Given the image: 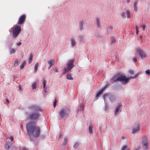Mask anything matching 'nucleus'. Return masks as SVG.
I'll use <instances>...</instances> for the list:
<instances>
[{"mask_svg":"<svg viewBox=\"0 0 150 150\" xmlns=\"http://www.w3.org/2000/svg\"><path fill=\"white\" fill-rule=\"evenodd\" d=\"M121 150H129V149H127V146L124 145L123 147H122Z\"/></svg>","mask_w":150,"mask_h":150,"instance_id":"31","label":"nucleus"},{"mask_svg":"<svg viewBox=\"0 0 150 150\" xmlns=\"http://www.w3.org/2000/svg\"><path fill=\"white\" fill-rule=\"evenodd\" d=\"M108 96V94H106V93L104 94V95L103 96V99H104V101H105V97H106L107 96Z\"/></svg>","mask_w":150,"mask_h":150,"instance_id":"40","label":"nucleus"},{"mask_svg":"<svg viewBox=\"0 0 150 150\" xmlns=\"http://www.w3.org/2000/svg\"><path fill=\"white\" fill-rule=\"evenodd\" d=\"M42 81H43L42 83L43 84V88H44V93H45L47 92L46 89V88L45 87V84H46V81H45V80L44 79H43Z\"/></svg>","mask_w":150,"mask_h":150,"instance_id":"18","label":"nucleus"},{"mask_svg":"<svg viewBox=\"0 0 150 150\" xmlns=\"http://www.w3.org/2000/svg\"><path fill=\"white\" fill-rule=\"evenodd\" d=\"M137 1L136 0L134 2V10L136 11H137Z\"/></svg>","mask_w":150,"mask_h":150,"instance_id":"19","label":"nucleus"},{"mask_svg":"<svg viewBox=\"0 0 150 150\" xmlns=\"http://www.w3.org/2000/svg\"><path fill=\"white\" fill-rule=\"evenodd\" d=\"M56 103H57V101L56 100H55L54 101V107H55L56 105Z\"/></svg>","mask_w":150,"mask_h":150,"instance_id":"43","label":"nucleus"},{"mask_svg":"<svg viewBox=\"0 0 150 150\" xmlns=\"http://www.w3.org/2000/svg\"><path fill=\"white\" fill-rule=\"evenodd\" d=\"M39 117V115L37 113H33L29 116V118L32 120H37Z\"/></svg>","mask_w":150,"mask_h":150,"instance_id":"8","label":"nucleus"},{"mask_svg":"<svg viewBox=\"0 0 150 150\" xmlns=\"http://www.w3.org/2000/svg\"><path fill=\"white\" fill-rule=\"evenodd\" d=\"M19 63V62H18L17 59L15 60L14 62V66H18Z\"/></svg>","mask_w":150,"mask_h":150,"instance_id":"29","label":"nucleus"},{"mask_svg":"<svg viewBox=\"0 0 150 150\" xmlns=\"http://www.w3.org/2000/svg\"><path fill=\"white\" fill-rule=\"evenodd\" d=\"M9 139L11 140L12 142L13 141V137L11 136L9 138Z\"/></svg>","mask_w":150,"mask_h":150,"instance_id":"44","label":"nucleus"},{"mask_svg":"<svg viewBox=\"0 0 150 150\" xmlns=\"http://www.w3.org/2000/svg\"><path fill=\"white\" fill-rule=\"evenodd\" d=\"M79 39L80 42H83V37L82 35L79 36Z\"/></svg>","mask_w":150,"mask_h":150,"instance_id":"32","label":"nucleus"},{"mask_svg":"<svg viewBox=\"0 0 150 150\" xmlns=\"http://www.w3.org/2000/svg\"><path fill=\"white\" fill-rule=\"evenodd\" d=\"M129 72L131 74H133L134 72L132 70H129Z\"/></svg>","mask_w":150,"mask_h":150,"instance_id":"42","label":"nucleus"},{"mask_svg":"<svg viewBox=\"0 0 150 150\" xmlns=\"http://www.w3.org/2000/svg\"><path fill=\"white\" fill-rule=\"evenodd\" d=\"M96 25L98 28H100V23L99 19L98 18H97L96 19Z\"/></svg>","mask_w":150,"mask_h":150,"instance_id":"21","label":"nucleus"},{"mask_svg":"<svg viewBox=\"0 0 150 150\" xmlns=\"http://www.w3.org/2000/svg\"><path fill=\"white\" fill-rule=\"evenodd\" d=\"M22 150H28V149L25 148H24L22 149Z\"/></svg>","mask_w":150,"mask_h":150,"instance_id":"50","label":"nucleus"},{"mask_svg":"<svg viewBox=\"0 0 150 150\" xmlns=\"http://www.w3.org/2000/svg\"><path fill=\"white\" fill-rule=\"evenodd\" d=\"M116 41V39L115 38L112 37L111 39V42L112 43L115 42Z\"/></svg>","mask_w":150,"mask_h":150,"instance_id":"33","label":"nucleus"},{"mask_svg":"<svg viewBox=\"0 0 150 150\" xmlns=\"http://www.w3.org/2000/svg\"><path fill=\"white\" fill-rule=\"evenodd\" d=\"M143 146L144 149L146 150L148 149V141L146 139H144L142 142Z\"/></svg>","mask_w":150,"mask_h":150,"instance_id":"11","label":"nucleus"},{"mask_svg":"<svg viewBox=\"0 0 150 150\" xmlns=\"http://www.w3.org/2000/svg\"><path fill=\"white\" fill-rule=\"evenodd\" d=\"M68 141V139L67 137H65L64 139V141L63 143V145H66Z\"/></svg>","mask_w":150,"mask_h":150,"instance_id":"26","label":"nucleus"},{"mask_svg":"<svg viewBox=\"0 0 150 150\" xmlns=\"http://www.w3.org/2000/svg\"><path fill=\"white\" fill-rule=\"evenodd\" d=\"M21 42H18L17 43V45L18 46H19L20 45H21Z\"/></svg>","mask_w":150,"mask_h":150,"instance_id":"46","label":"nucleus"},{"mask_svg":"<svg viewBox=\"0 0 150 150\" xmlns=\"http://www.w3.org/2000/svg\"><path fill=\"white\" fill-rule=\"evenodd\" d=\"M55 72H58V71L57 70H56L55 71Z\"/></svg>","mask_w":150,"mask_h":150,"instance_id":"55","label":"nucleus"},{"mask_svg":"<svg viewBox=\"0 0 150 150\" xmlns=\"http://www.w3.org/2000/svg\"><path fill=\"white\" fill-rule=\"evenodd\" d=\"M121 107V105L120 104H119L116 107L114 114L115 115H116L118 114V112L120 110Z\"/></svg>","mask_w":150,"mask_h":150,"instance_id":"13","label":"nucleus"},{"mask_svg":"<svg viewBox=\"0 0 150 150\" xmlns=\"http://www.w3.org/2000/svg\"><path fill=\"white\" fill-rule=\"evenodd\" d=\"M112 81H120V79H119V76H115L112 78L111 79Z\"/></svg>","mask_w":150,"mask_h":150,"instance_id":"17","label":"nucleus"},{"mask_svg":"<svg viewBox=\"0 0 150 150\" xmlns=\"http://www.w3.org/2000/svg\"><path fill=\"white\" fill-rule=\"evenodd\" d=\"M5 148L7 149H9L10 148V146L8 143H6L5 145Z\"/></svg>","mask_w":150,"mask_h":150,"instance_id":"30","label":"nucleus"},{"mask_svg":"<svg viewBox=\"0 0 150 150\" xmlns=\"http://www.w3.org/2000/svg\"><path fill=\"white\" fill-rule=\"evenodd\" d=\"M105 89V88L104 87L102 88L101 90L99 91L96 95V97H98L99 95L102 93L103 91Z\"/></svg>","mask_w":150,"mask_h":150,"instance_id":"15","label":"nucleus"},{"mask_svg":"<svg viewBox=\"0 0 150 150\" xmlns=\"http://www.w3.org/2000/svg\"><path fill=\"white\" fill-rule=\"evenodd\" d=\"M142 27L143 30L144 31L145 30V28L146 27L145 25H143L142 26Z\"/></svg>","mask_w":150,"mask_h":150,"instance_id":"41","label":"nucleus"},{"mask_svg":"<svg viewBox=\"0 0 150 150\" xmlns=\"http://www.w3.org/2000/svg\"><path fill=\"white\" fill-rule=\"evenodd\" d=\"M80 109L82 110V112L83 111V103H82L80 107Z\"/></svg>","mask_w":150,"mask_h":150,"instance_id":"37","label":"nucleus"},{"mask_svg":"<svg viewBox=\"0 0 150 150\" xmlns=\"http://www.w3.org/2000/svg\"><path fill=\"white\" fill-rule=\"evenodd\" d=\"M83 23L82 21L80 22L79 23V28L81 30H82L83 29Z\"/></svg>","mask_w":150,"mask_h":150,"instance_id":"20","label":"nucleus"},{"mask_svg":"<svg viewBox=\"0 0 150 150\" xmlns=\"http://www.w3.org/2000/svg\"><path fill=\"white\" fill-rule=\"evenodd\" d=\"M55 62L54 59H52L50 60L48 62V64H49L48 69H49L52 65H54Z\"/></svg>","mask_w":150,"mask_h":150,"instance_id":"12","label":"nucleus"},{"mask_svg":"<svg viewBox=\"0 0 150 150\" xmlns=\"http://www.w3.org/2000/svg\"><path fill=\"white\" fill-rule=\"evenodd\" d=\"M71 45L72 47H74L76 44V40L74 38H72L71 39Z\"/></svg>","mask_w":150,"mask_h":150,"instance_id":"14","label":"nucleus"},{"mask_svg":"<svg viewBox=\"0 0 150 150\" xmlns=\"http://www.w3.org/2000/svg\"><path fill=\"white\" fill-rule=\"evenodd\" d=\"M26 63V61H24L22 64L21 65L20 68L21 69H23L24 66L25 65V64Z\"/></svg>","mask_w":150,"mask_h":150,"instance_id":"28","label":"nucleus"},{"mask_svg":"<svg viewBox=\"0 0 150 150\" xmlns=\"http://www.w3.org/2000/svg\"><path fill=\"white\" fill-rule=\"evenodd\" d=\"M9 103V101L7 99L6 100V103L7 104H8V103Z\"/></svg>","mask_w":150,"mask_h":150,"instance_id":"48","label":"nucleus"},{"mask_svg":"<svg viewBox=\"0 0 150 150\" xmlns=\"http://www.w3.org/2000/svg\"><path fill=\"white\" fill-rule=\"evenodd\" d=\"M38 63H37L35 65L34 67V72H35L37 70L38 67Z\"/></svg>","mask_w":150,"mask_h":150,"instance_id":"27","label":"nucleus"},{"mask_svg":"<svg viewBox=\"0 0 150 150\" xmlns=\"http://www.w3.org/2000/svg\"><path fill=\"white\" fill-rule=\"evenodd\" d=\"M67 79L69 80H72L73 78L72 77L71 75V74H68L67 75Z\"/></svg>","mask_w":150,"mask_h":150,"instance_id":"23","label":"nucleus"},{"mask_svg":"<svg viewBox=\"0 0 150 150\" xmlns=\"http://www.w3.org/2000/svg\"><path fill=\"white\" fill-rule=\"evenodd\" d=\"M138 32H139L138 29H137V30H136V33H137V34H138Z\"/></svg>","mask_w":150,"mask_h":150,"instance_id":"49","label":"nucleus"},{"mask_svg":"<svg viewBox=\"0 0 150 150\" xmlns=\"http://www.w3.org/2000/svg\"><path fill=\"white\" fill-rule=\"evenodd\" d=\"M33 57V53H31L30 54V57L29 59V63L31 62L32 61V58Z\"/></svg>","mask_w":150,"mask_h":150,"instance_id":"22","label":"nucleus"},{"mask_svg":"<svg viewBox=\"0 0 150 150\" xmlns=\"http://www.w3.org/2000/svg\"><path fill=\"white\" fill-rule=\"evenodd\" d=\"M74 60L72 59H69L67 61L64 68V71L63 72V74L71 71V69L74 66Z\"/></svg>","mask_w":150,"mask_h":150,"instance_id":"3","label":"nucleus"},{"mask_svg":"<svg viewBox=\"0 0 150 150\" xmlns=\"http://www.w3.org/2000/svg\"><path fill=\"white\" fill-rule=\"evenodd\" d=\"M19 89L20 90H21V87L20 86H19Z\"/></svg>","mask_w":150,"mask_h":150,"instance_id":"52","label":"nucleus"},{"mask_svg":"<svg viewBox=\"0 0 150 150\" xmlns=\"http://www.w3.org/2000/svg\"><path fill=\"white\" fill-rule=\"evenodd\" d=\"M135 150H139V149H137Z\"/></svg>","mask_w":150,"mask_h":150,"instance_id":"56","label":"nucleus"},{"mask_svg":"<svg viewBox=\"0 0 150 150\" xmlns=\"http://www.w3.org/2000/svg\"><path fill=\"white\" fill-rule=\"evenodd\" d=\"M119 79L120 81H121L123 84H126L129 81V78L126 77V76L124 75H120L119 76Z\"/></svg>","mask_w":150,"mask_h":150,"instance_id":"5","label":"nucleus"},{"mask_svg":"<svg viewBox=\"0 0 150 150\" xmlns=\"http://www.w3.org/2000/svg\"><path fill=\"white\" fill-rule=\"evenodd\" d=\"M93 126L91 124H90L88 127L89 132L90 134L92 133L93 132Z\"/></svg>","mask_w":150,"mask_h":150,"instance_id":"16","label":"nucleus"},{"mask_svg":"<svg viewBox=\"0 0 150 150\" xmlns=\"http://www.w3.org/2000/svg\"><path fill=\"white\" fill-rule=\"evenodd\" d=\"M32 86L33 89H34L36 88L37 86V83L36 82H34L32 84Z\"/></svg>","mask_w":150,"mask_h":150,"instance_id":"25","label":"nucleus"},{"mask_svg":"<svg viewBox=\"0 0 150 150\" xmlns=\"http://www.w3.org/2000/svg\"><path fill=\"white\" fill-rule=\"evenodd\" d=\"M122 138H124V137H122Z\"/></svg>","mask_w":150,"mask_h":150,"instance_id":"57","label":"nucleus"},{"mask_svg":"<svg viewBox=\"0 0 150 150\" xmlns=\"http://www.w3.org/2000/svg\"><path fill=\"white\" fill-rule=\"evenodd\" d=\"M121 16L122 17L125 18V14L124 12H122L121 14Z\"/></svg>","mask_w":150,"mask_h":150,"instance_id":"39","label":"nucleus"},{"mask_svg":"<svg viewBox=\"0 0 150 150\" xmlns=\"http://www.w3.org/2000/svg\"><path fill=\"white\" fill-rule=\"evenodd\" d=\"M21 30V28L18 25H17L12 29V35L14 38H16Z\"/></svg>","mask_w":150,"mask_h":150,"instance_id":"4","label":"nucleus"},{"mask_svg":"<svg viewBox=\"0 0 150 150\" xmlns=\"http://www.w3.org/2000/svg\"><path fill=\"white\" fill-rule=\"evenodd\" d=\"M136 30H137V29H138V27L137 26H136Z\"/></svg>","mask_w":150,"mask_h":150,"instance_id":"54","label":"nucleus"},{"mask_svg":"<svg viewBox=\"0 0 150 150\" xmlns=\"http://www.w3.org/2000/svg\"><path fill=\"white\" fill-rule=\"evenodd\" d=\"M70 110L67 107H64L61 108L58 111V116L60 119H66L68 117Z\"/></svg>","mask_w":150,"mask_h":150,"instance_id":"2","label":"nucleus"},{"mask_svg":"<svg viewBox=\"0 0 150 150\" xmlns=\"http://www.w3.org/2000/svg\"><path fill=\"white\" fill-rule=\"evenodd\" d=\"M133 60L134 62H136L137 61V59L136 58L134 57L133 59Z\"/></svg>","mask_w":150,"mask_h":150,"instance_id":"45","label":"nucleus"},{"mask_svg":"<svg viewBox=\"0 0 150 150\" xmlns=\"http://www.w3.org/2000/svg\"><path fill=\"white\" fill-rule=\"evenodd\" d=\"M138 74H137L135 75L134 76L132 77V76H131L129 78V79H135V78H136V77H137L138 76Z\"/></svg>","mask_w":150,"mask_h":150,"instance_id":"36","label":"nucleus"},{"mask_svg":"<svg viewBox=\"0 0 150 150\" xmlns=\"http://www.w3.org/2000/svg\"><path fill=\"white\" fill-rule=\"evenodd\" d=\"M62 137V134H61L59 136V138H61Z\"/></svg>","mask_w":150,"mask_h":150,"instance_id":"47","label":"nucleus"},{"mask_svg":"<svg viewBox=\"0 0 150 150\" xmlns=\"http://www.w3.org/2000/svg\"><path fill=\"white\" fill-rule=\"evenodd\" d=\"M109 29L110 30H112V27H111V26H110L109 27Z\"/></svg>","mask_w":150,"mask_h":150,"instance_id":"51","label":"nucleus"},{"mask_svg":"<svg viewBox=\"0 0 150 150\" xmlns=\"http://www.w3.org/2000/svg\"><path fill=\"white\" fill-rule=\"evenodd\" d=\"M127 0V3H129V1H130V0Z\"/></svg>","mask_w":150,"mask_h":150,"instance_id":"53","label":"nucleus"},{"mask_svg":"<svg viewBox=\"0 0 150 150\" xmlns=\"http://www.w3.org/2000/svg\"><path fill=\"white\" fill-rule=\"evenodd\" d=\"M25 18L26 16L25 15H22L20 17L18 22V23L20 25L23 24L25 21Z\"/></svg>","mask_w":150,"mask_h":150,"instance_id":"9","label":"nucleus"},{"mask_svg":"<svg viewBox=\"0 0 150 150\" xmlns=\"http://www.w3.org/2000/svg\"><path fill=\"white\" fill-rule=\"evenodd\" d=\"M136 51L137 53L142 58H145L146 57V54L140 48H137Z\"/></svg>","mask_w":150,"mask_h":150,"instance_id":"6","label":"nucleus"},{"mask_svg":"<svg viewBox=\"0 0 150 150\" xmlns=\"http://www.w3.org/2000/svg\"><path fill=\"white\" fill-rule=\"evenodd\" d=\"M145 73L146 74L148 75H150V70H146L145 71Z\"/></svg>","mask_w":150,"mask_h":150,"instance_id":"35","label":"nucleus"},{"mask_svg":"<svg viewBox=\"0 0 150 150\" xmlns=\"http://www.w3.org/2000/svg\"><path fill=\"white\" fill-rule=\"evenodd\" d=\"M127 18H129L130 17V14H129V10H127Z\"/></svg>","mask_w":150,"mask_h":150,"instance_id":"38","label":"nucleus"},{"mask_svg":"<svg viewBox=\"0 0 150 150\" xmlns=\"http://www.w3.org/2000/svg\"><path fill=\"white\" fill-rule=\"evenodd\" d=\"M29 108L34 110L41 111V108L36 105H32L29 106Z\"/></svg>","mask_w":150,"mask_h":150,"instance_id":"10","label":"nucleus"},{"mask_svg":"<svg viewBox=\"0 0 150 150\" xmlns=\"http://www.w3.org/2000/svg\"><path fill=\"white\" fill-rule=\"evenodd\" d=\"M79 144L80 143L79 142H76L74 143L73 147L74 148H77L78 147Z\"/></svg>","mask_w":150,"mask_h":150,"instance_id":"24","label":"nucleus"},{"mask_svg":"<svg viewBox=\"0 0 150 150\" xmlns=\"http://www.w3.org/2000/svg\"><path fill=\"white\" fill-rule=\"evenodd\" d=\"M15 52V50L13 48L11 49L10 50V53L11 54H12L14 53Z\"/></svg>","mask_w":150,"mask_h":150,"instance_id":"34","label":"nucleus"},{"mask_svg":"<svg viewBox=\"0 0 150 150\" xmlns=\"http://www.w3.org/2000/svg\"><path fill=\"white\" fill-rule=\"evenodd\" d=\"M140 129V126L139 124H136L132 128V134L138 133L139 132Z\"/></svg>","mask_w":150,"mask_h":150,"instance_id":"7","label":"nucleus"},{"mask_svg":"<svg viewBox=\"0 0 150 150\" xmlns=\"http://www.w3.org/2000/svg\"><path fill=\"white\" fill-rule=\"evenodd\" d=\"M28 134L30 136L38 137L40 133V128L36 126L35 123L30 122L26 125Z\"/></svg>","mask_w":150,"mask_h":150,"instance_id":"1","label":"nucleus"}]
</instances>
